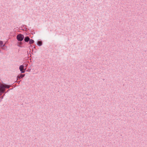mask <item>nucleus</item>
Wrapping results in <instances>:
<instances>
[{"mask_svg":"<svg viewBox=\"0 0 147 147\" xmlns=\"http://www.w3.org/2000/svg\"><path fill=\"white\" fill-rule=\"evenodd\" d=\"M9 86H8L5 85L3 84H0V92H3L5 90V88H9Z\"/></svg>","mask_w":147,"mask_h":147,"instance_id":"f257e3e1","label":"nucleus"},{"mask_svg":"<svg viewBox=\"0 0 147 147\" xmlns=\"http://www.w3.org/2000/svg\"><path fill=\"white\" fill-rule=\"evenodd\" d=\"M24 36L23 35L19 34L17 35V39L18 41H22L24 38Z\"/></svg>","mask_w":147,"mask_h":147,"instance_id":"f03ea898","label":"nucleus"},{"mask_svg":"<svg viewBox=\"0 0 147 147\" xmlns=\"http://www.w3.org/2000/svg\"><path fill=\"white\" fill-rule=\"evenodd\" d=\"M22 73H24L25 72V70L26 69H24V66L23 65H21L19 67Z\"/></svg>","mask_w":147,"mask_h":147,"instance_id":"7ed1b4c3","label":"nucleus"},{"mask_svg":"<svg viewBox=\"0 0 147 147\" xmlns=\"http://www.w3.org/2000/svg\"><path fill=\"white\" fill-rule=\"evenodd\" d=\"M30 40L29 38L28 37H26L24 39V40L25 42H28Z\"/></svg>","mask_w":147,"mask_h":147,"instance_id":"20e7f679","label":"nucleus"},{"mask_svg":"<svg viewBox=\"0 0 147 147\" xmlns=\"http://www.w3.org/2000/svg\"><path fill=\"white\" fill-rule=\"evenodd\" d=\"M29 43L30 44H32L33 43L34 41V40L32 39H30L29 40Z\"/></svg>","mask_w":147,"mask_h":147,"instance_id":"39448f33","label":"nucleus"},{"mask_svg":"<svg viewBox=\"0 0 147 147\" xmlns=\"http://www.w3.org/2000/svg\"><path fill=\"white\" fill-rule=\"evenodd\" d=\"M38 45H39V46H40L42 45L41 42L40 41H38Z\"/></svg>","mask_w":147,"mask_h":147,"instance_id":"423d86ee","label":"nucleus"},{"mask_svg":"<svg viewBox=\"0 0 147 147\" xmlns=\"http://www.w3.org/2000/svg\"><path fill=\"white\" fill-rule=\"evenodd\" d=\"M24 76V75H21L19 77L20 78H22Z\"/></svg>","mask_w":147,"mask_h":147,"instance_id":"0eeeda50","label":"nucleus"},{"mask_svg":"<svg viewBox=\"0 0 147 147\" xmlns=\"http://www.w3.org/2000/svg\"><path fill=\"white\" fill-rule=\"evenodd\" d=\"M3 45V42L2 41H0V45L1 46L2 45Z\"/></svg>","mask_w":147,"mask_h":147,"instance_id":"6e6552de","label":"nucleus"}]
</instances>
